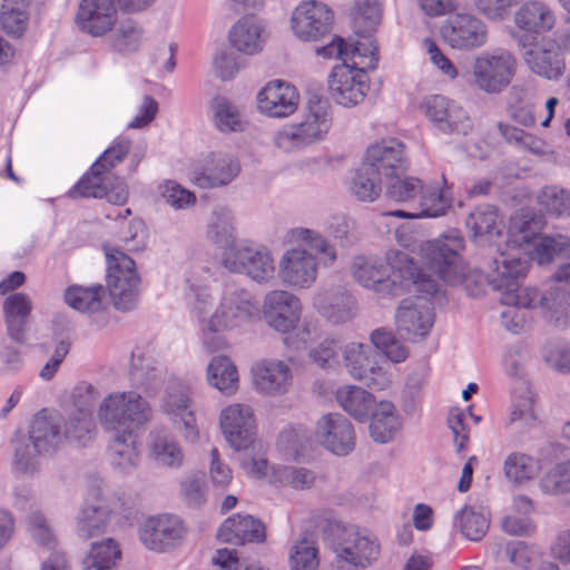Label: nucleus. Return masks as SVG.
<instances>
[{"label":"nucleus","mask_w":570,"mask_h":570,"mask_svg":"<svg viewBox=\"0 0 570 570\" xmlns=\"http://www.w3.org/2000/svg\"><path fill=\"white\" fill-rule=\"evenodd\" d=\"M539 488L549 495L570 493V459L550 468L540 479Z\"/></svg>","instance_id":"59"},{"label":"nucleus","mask_w":570,"mask_h":570,"mask_svg":"<svg viewBox=\"0 0 570 570\" xmlns=\"http://www.w3.org/2000/svg\"><path fill=\"white\" fill-rule=\"evenodd\" d=\"M274 481L294 490H308L316 483L314 471L303 466H279L273 472Z\"/></svg>","instance_id":"62"},{"label":"nucleus","mask_w":570,"mask_h":570,"mask_svg":"<svg viewBox=\"0 0 570 570\" xmlns=\"http://www.w3.org/2000/svg\"><path fill=\"white\" fill-rule=\"evenodd\" d=\"M320 259L303 245L286 248L277 262L279 282L294 289H308L317 281Z\"/></svg>","instance_id":"11"},{"label":"nucleus","mask_w":570,"mask_h":570,"mask_svg":"<svg viewBox=\"0 0 570 570\" xmlns=\"http://www.w3.org/2000/svg\"><path fill=\"white\" fill-rule=\"evenodd\" d=\"M540 462L523 452H511L503 461L504 476L515 485H522L537 478Z\"/></svg>","instance_id":"44"},{"label":"nucleus","mask_w":570,"mask_h":570,"mask_svg":"<svg viewBox=\"0 0 570 570\" xmlns=\"http://www.w3.org/2000/svg\"><path fill=\"white\" fill-rule=\"evenodd\" d=\"M441 36L452 49L471 51L487 43L489 30L476 14L455 12L443 21Z\"/></svg>","instance_id":"15"},{"label":"nucleus","mask_w":570,"mask_h":570,"mask_svg":"<svg viewBox=\"0 0 570 570\" xmlns=\"http://www.w3.org/2000/svg\"><path fill=\"white\" fill-rule=\"evenodd\" d=\"M150 455L160 466L177 469L184 463L180 445L168 435H157L150 444Z\"/></svg>","instance_id":"57"},{"label":"nucleus","mask_w":570,"mask_h":570,"mask_svg":"<svg viewBox=\"0 0 570 570\" xmlns=\"http://www.w3.org/2000/svg\"><path fill=\"white\" fill-rule=\"evenodd\" d=\"M465 226L474 238L492 240L501 236L504 223L494 205L483 204L469 214Z\"/></svg>","instance_id":"37"},{"label":"nucleus","mask_w":570,"mask_h":570,"mask_svg":"<svg viewBox=\"0 0 570 570\" xmlns=\"http://www.w3.org/2000/svg\"><path fill=\"white\" fill-rule=\"evenodd\" d=\"M255 390L266 396H281L287 393L293 383V371L286 361L261 358L250 367Z\"/></svg>","instance_id":"24"},{"label":"nucleus","mask_w":570,"mask_h":570,"mask_svg":"<svg viewBox=\"0 0 570 570\" xmlns=\"http://www.w3.org/2000/svg\"><path fill=\"white\" fill-rule=\"evenodd\" d=\"M216 535L222 542L243 546L263 542L266 532L261 520L250 514L235 513L224 520Z\"/></svg>","instance_id":"32"},{"label":"nucleus","mask_w":570,"mask_h":570,"mask_svg":"<svg viewBox=\"0 0 570 570\" xmlns=\"http://www.w3.org/2000/svg\"><path fill=\"white\" fill-rule=\"evenodd\" d=\"M541 423L537 413L534 401L528 392L520 397L512 406L509 414L508 425L517 430H530L539 426Z\"/></svg>","instance_id":"61"},{"label":"nucleus","mask_w":570,"mask_h":570,"mask_svg":"<svg viewBox=\"0 0 570 570\" xmlns=\"http://www.w3.org/2000/svg\"><path fill=\"white\" fill-rule=\"evenodd\" d=\"M342 358L350 375L376 390L387 387L392 382L391 374L377 365L375 353L366 343L350 342L342 347Z\"/></svg>","instance_id":"14"},{"label":"nucleus","mask_w":570,"mask_h":570,"mask_svg":"<svg viewBox=\"0 0 570 570\" xmlns=\"http://www.w3.org/2000/svg\"><path fill=\"white\" fill-rule=\"evenodd\" d=\"M331 105L321 98H311L297 127L309 145L322 140L332 126Z\"/></svg>","instance_id":"33"},{"label":"nucleus","mask_w":570,"mask_h":570,"mask_svg":"<svg viewBox=\"0 0 570 570\" xmlns=\"http://www.w3.org/2000/svg\"><path fill=\"white\" fill-rule=\"evenodd\" d=\"M489 523V515L481 507L466 505L455 515V525L466 539L472 541H478L484 537Z\"/></svg>","instance_id":"49"},{"label":"nucleus","mask_w":570,"mask_h":570,"mask_svg":"<svg viewBox=\"0 0 570 570\" xmlns=\"http://www.w3.org/2000/svg\"><path fill=\"white\" fill-rule=\"evenodd\" d=\"M98 416L109 434V456L122 472L135 468L139 454L135 431L150 417L148 403L137 393H112L102 400Z\"/></svg>","instance_id":"3"},{"label":"nucleus","mask_w":570,"mask_h":570,"mask_svg":"<svg viewBox=\"0 0 570 570\" xmlns=\"http://www.w3.org/2000/svg\"><path fill=\"white\" fill-rule=\"evenodd\" d=\"M187 534L183 520L174 514H159L144 521L139 539L150 551L168 552L179 547Z\"/></svg>","instance_id":"16"},{"label":"nucleus","mask_w":570,"mask_h":570,"mask_svg":"<svg viewBox=\"0 0 570 570\" xmlns=\"http://www.w3.org/2000/svg\"><path fill=\"white\" fill-rule=\"evenodd\" d=\"M207 382L226 395L238 390V372L235 364L225 356L214 357L207 366Z\"/></svg>","instance_id":"46"},{"label":"nucleus","mask_w":570,"mask_h":570,"mask_svg":"<svg viewBox=\"0 0 570 570\" xmlns=\"http://www.w3.org/2000/svg\"><path fill=\"white\" fill-rule=\"evenodd\" d=\"M79 396L83 397L80 406L71 412L66 419H61L62 434H66V442L78 446H86L94 438L95 423L91 410L96 401L91 386L78 389Z\"/></svg>","instance_id":"28"},{"label":"nucleus","mask_w":570,"mask_h":570,"mask_svg":"<svg viewBox=\"0 0 570 570\" xmlns=\"http://www.w3.org/2000/svg\"><path fill=\"white\" fill-rule=\"evenodd\" d=\"M511 36L518 45L524 65L532 73L548 80H558L563 76L566 61L561 50L570 48V31L560 35L558 39H538L520 32H512Z\"/></svg>","instance_id":"6"},{"label":"nucleus","mask_w":570,"mask_h":570,"mask_svg":"<svg viewBox=\"0 0 570 570\" xmlns=\"http://www.w3.org/2000/svg\"><path fill=\"white\" fill-rule=\"evenodd\" d=\"M107 259V286L114 305L119 311L132 309L139 296L140 277L136 265L124 252L105 247Z\"/></svg>","instance_id":"7"},{"label":"nucleus","mask_w":570,"mask_h":570,"mask_svg":"<svg viewBox=\"0 0 570 570\" xmlns=\"http://www.w3.org/2000/svg\"><path fill=\"white\" fill-rule=\"evenodd\" d=\"M28 438L47 454L56 451L66 442V434H62L61 430V417L46 412L36 414L30 424Z\"/></svg>","instance_id":"34"},{"label":"nucleus","mask_w":570,"mask_h":570,"mask_svg":"<svg viewBox=\"0 0 570 570\" xmlns=\"http://www.w3.org/2000/svg\"><path fill=\"white\" fill-rule=\"evenodd\" d=\"M402 428V421L394 404L390 401H381L375 404L370 422L372 439L381 444L394 440Z\"/></svg>","instance_id":"36"},{"label":"nucleus","mask_w":570,"mask_h":570,"mask_svg":"<svg viewBox=\"0 0 570 570\" xmlns=\"http://www.w3.org/2000/svg\"><path fill=\"white\" fill-rule=\"evenodd\" d=\"M219 426L227 443L236 451L247 450L254 443L256 421L248 404L225 406L219 414Z\"/></svg>","instance_id":"22"},{"label":"nucleus","mask_w":570,"mask_h":570,"mask_svg":"<svg viewBox=\"0 0 570 570\" xmlns=\"http://www.w3.org/2000/svg\"><path fill=\"white\" fill-rule=\"evenodd\" d=\"M356 33H371L382 21V7L379 0H360L354 12Z\"/></svg>","instance_id":"63"},{"label":"nucleus","mask_w":570,"mask_h":570,"mask_svg":"<svg viewBox=\"0 0 570 570\" xmlns=\"http://www.w3.org/2000/svg\"><path fill=\"white\" fill-rule=\"evenodd\" d=\"M166 409L173 416L174 423L178 426L184 438L189 442L198 440V429L193 411L189 410V399L180 394L169 396L166 402Z\"/></svg>","instance_id":"50"},{"label":"nucleus","mask_w":570,"mask_h":570,"mask_svg":"<svg viewBox=\"0 0 570 570\" xmlns=\"http://www.w3.org/2000/svg\"><path fill=\"white\" fill-rule=\"evenodd\" d=\"M449 207L450 200L440 188L422 184L417 206H415L416 212L393 210L387 215L402 218L439 217L444 215Z\"/></svg>","instance_id":"40"},{"label":"nucleus","mask_w":570,"mask_h":570,"mask_svg":"<svg viewBox=\"0 0 570 570\" xmlns=\"http://www.w3.org/2000/svg\"><path fill=\"white\" fill-rule=\"evenodd\" d=\"M144 28L131 19L118 22L111 35V47L118 52H135L144 41Z\"/></svg>","instance_id":"56"},{"label":"nucleus","mask_w":570,"mask_h":570,"mask_svg":"<svg viewBox=\"0 0 570 570\" xmlns=\"http://www.w3.org/2000/svg\"><path fill=\"white\" fill-rule=\"evenodd\" d=\"M223 265L229 272L245 274L258 284H267L275 276L273 255L262 245L239 243L228 247L223 255Z\"/></svg>","instance_id":"8"},{"label":"nucleus","mask_w":570,"mask_h":570,"mask_svg":"<svg viewBox=\"0 0 570 570\" xmlns=\"http://www.w3.org/2000/svg\"><path fill=\"white\" fill-rule=\"evenodd\" d=\"M420 109L441 132L466 135L472 129V120L464 108L445 96L425 97Z\"/></svg>","instance_id":"19"},{"label":"nucleus","mask_w":570,"mask_h":570,"mask_svg":"<svg viewBox=\"0 0 570 570\" xmlns=\"http://www.w3.org/2000/svg\"><path fill=\"white\" fill-rule=\"evenodd\" d=\"M517 66L515 57L508 50L482 52L472 66L474 85L487 94H500L511 83Z\"/></svg>","instance_id":"9"},{"label":"nucleus","mask_w":570,"mask_h":570,"mask_svg":"<svg viewBox=\"0 0 570 570\" xmlns=\"http://www.w3.org/2000/svg\"><path fill=\"white\" fill-rule=\"evenodd\" d=\"M120 0H81L76 16L78 28L92 37H102L117 23L116 3Z\"/></svg>","instance_id":"26"},{"label":"nucleus","mask_w":570,"mask_h":570,"mask_svg":"<svg viewBox=\"0 0 570 570\" xmlns=\"http://www.w3.org/2000/svg\"><path fill=\"white\" fill-rule=\"evenodd\" d=\"M110 153L101 155L89 171L69 190L71 198L94 197L102 198L107 193V181L110 180V174L102 169L104 161Z\"/></svg>","instance_id":"42"},{"label":"nucleus","mask_w":570,"mask_h":570,"mask_svg":"<svg viewBox=\"0 0 570 570\" xmlns=\"http://www.w3.org/2000/svg\"><path fill=\"white\" fill-rule=\"evenodd\" d=\"M350 66L367 72L377 66V46L371 33H357L353 43H347Z\"/></svg>","instance_id":"47"},{"label":"nucleus","mask_w":570,"mask_h":570,"mask_svg":"<svg viewBox=\"0 0 570 570\" xmlns=\"http://www.w3.org/2000/svg\"><path fill=\"white\" fill-rule=\"evenodd\" d=\"M121 557L119 544L111 538L94 542L81 561L82 570H114Z\"/></svg>","instance_id":"45"},{"label":"nucleus","mask_w":570,"mask_h":570,"mask_svg":"<svg viewBox=\"0 0 570 570\" xmlns=\"http://www.w3.org/2000/svg\"><path fill=\"white\" fill-rule=\"evenodd\" d=\"M528 268L529 259L527 254L508 245L494 258L488 278L492 288L500 293V302L502 304L538 306V289L520 286V282L525 277Z\"/></svg>","instance_id":"4"},{"label":"nucleus","mask_w":570,"mask_h":570,"mask_svg":"<svg viewBox=\"0 0 570 570\" xmlns=\"http://www.w3.org/2000/svg\"><path fill=\"white\" fill-rule=\"evenodd\" d=\"M31 0H3L0 7V23L2 29L14 36H20L28 21V7Z\"/></svg>","instance_id":"55"},{"label":"nucleus","mask_w":570,"mask_h":570,"mask_svg":"<svg viewBox=\"0 0 570 570\" xmlns=\"http://www.w3.org/2000/svg\"><path fill=\"white\" fill-rule=\"evenodd\" d=\"M302 315L301 299L286 289L269 291L263 299L262 317L273 331L287 334L299 324Z\"/></svg>","instance_id":"17"},{"label":"nucleus","mask_w":570,"mask_h":570,"mask_svg":"<svg viewBox=\"0 0 570 570\" xmlns=\"http://www.w3.org/2000/svg\"><path fill=\"white\" fill-rule=\"evenodd\" d=\"M433 324V307L426 298H405L399 304L395 312V325L404 340L413 343L424 340Z\"/></svg>","instance_id":"20"},{"label":"nucleus","mask_w":570,"mask_h":570,"mask_svg":"<svg viewBox=\"0 0 570 570\" xmlns=\"http://www.w3.org/2000/svg\"><path fill=\"white\" fill-rule=\"evenodd\" d=\"M268 38L266 23L253 14L240 17L229 29L227 40L232 49L245 56L263 51Z\"/></svg>","instance_id":"27"},{"label":"nucleus","mask_w":570,"mask_h":570,"mask_svg":"<svg viewBox=\"0 0 570 570\" xmlns=\"http://www.w3.org/2000/svg\"><path fill=\"white\" fill-rule=\"evenodd\" d=\"M235 219L226 207L215 208L210 215L206 236L215 244H225L235 235Z\"/></svg>","instance_id":"60"},{"label":"nucleus","mask_w":570,"mask_h":570,"mask_svg":"<svg viewBox=\"0 0 570 570\" xmlns=\"http://www.w3.org/2000/svg\"><path fill=\"white\" fill-rule=\"evenodd\" d=\"M537 94L533 87L514 85L508 96V112L515 122L530 127L535 124Z\"/></svg>","instance_id":"39"},{"label":"nucleus","mask_w":570,"mask_h":570,"mask_svg":"<svg viewBox=\"0 0 570 570\" xmlns=\"http://www.w3.org/2000/svg\"><path fill=\"white\" fill-rule=\"evenodd\" d=\"M333 12L323 2L308 0L301 2L291 17L294 35L303 41H320L330 35Z\"/></svg>","instance_id":"21"},{"label":"nucleus","mask_w":570,"mask_h":570,"mask_svg":"<svg viewBox=\"0 0 570 570\" xmlns=\"http://www.w3.org/2000/svg\"><path fill=\"white\" fill-rule=\"evenodd\" d=\"M350 190L360 202H374L382 191V178L362 163L351 180Z\"/></svg>","instance_id":"52"},{"label":"nucleus","mask_w":570,"mask_h":570,"mask_svg":"<svg viewBox=\"0 0 570 570\" xmlns=\"http://www.w3.org/2000/svg\"><path fill=\"white\" fill-rule=\"evenodd\" d=\"M240 173L238 159L223 150L208 151L194 164L190 181L199 188L215 189L232 184Z\"/></svg>","instance_id":"10"},{"label":"nucleus","mask_w":570,"mask_h":570,"mask_svg":"<svg viewBox=\"0 0 570 570\" xmlns=\"http://www.w3.org/2000/svg\"><path fill=\"white\" fill-rule=\"evenodd\" d=\"M538 205L550 216L570 217V190L557 185L544 186L537 196Z\"/></svg>","instance_id":"54"},{"label":"nucleus","mask_w":570,"mask_h":570,"mask_svg":"<svg viewBox=\"0 0 570 570\" xmlns=\"http://www.w3.org/2000/svg\"><path fill=\"white\" fill-rule=\"evenodd\" d=\"M214 274L207 266L193 267L187 277V294L191 301V313L202 326V342L209 352L226 348L224 333L249 323L256 306L244 289L227 287L218 297L209 293Z\"/></svg>","instance_id":"1"},{"label":"nucleus","mask_w":570,"mask_h":570,"mask_svg":"<svg viewBox=\"0 0 570 570\" xmlns=\"http://www.w3.org/2000/svg\"><path fill=\"white\" fill-rule=\"evenodd\" d=\"M513 22L517 28L514 32L537 37L551 31L556 26L557 17L549 4L529 0L515 10Z\"/></svg>","instance_id":"31"},{"label":"nucleus","mask_w":570,"mask_h":570,"mask_svg":"<svg viewBox=\"0 0 570 570\" xmlns=\"http://www.w3.org/2000/svg\"><path fill=\"white\" fill-rule=\"evenodd\" d=\"M291 570H318V546L309 534L299 535L292 544L288 553Z\"/></svg>","instance_id":"48"},{"label":"nucleus","mask_w":570,"mask_h":570,"mask_svg":"<svg viewBox=\"0 0 570 570\" xmlns=\"http://www.w3.org/2000/svg\"><path fill=\"white\" fill-rule=\"evenodd\" d=\"M28 520L31 535L37 543L52 551L51 553L61 551L58 549V541L53 529L43 514L32 512Z\"/></svg>","instance_id":"64"},{"label":"nucleus","mask_w":570,"mask_h":570,"mask_svg":"<svg viewBox=\"0 0 570 570\" xmlns=\"http://www.w3.org/2000/svg\"><path fill=\"white\" fill-rule=\"evenodd\" d=\"M8 335L17 343L24 342V328L32 311V302L24 293L7 296L2 304Z\"/></svg>","instance_id":"35"},{"label":"nucleus","mask_w":570,"mask_h":570,"mask_svg":"<svg viewBox=\"0 0 570 570\" xmlns=\"http://www.w3.org/2000/svg\"><path fill=\"white\" fill-rule=\"evenodd\" d=\"M12 465L17 472L33 474L40 469V459L46 453L36 446V443L28 436H17L13 441Z\"/></svg>","instance_id":"51"},{"label":"nucleus","mask_w":570,"mask_h":570,"mask_svg":"<svg viewBox=\"0 0 570 570\" xmlns=\"http://www.w3.org/2000/svg\"><path fill=\"white\" fill-rule=\"evenodd\" d=\"M327 85L331 99L344 108L360 105L370 89L366 72L350 63L335 66L328 76Z\"/></svg>","instance_id":"18"},{"label":"nucleus","mask_w":570,"mask_h":570,"mask_svg":"<svg viewBox=\"0 0 570 570\" xmlns=\"http://www.w3.org/2000/svg\"><path fill=\"white\" fill-rule=\"evenodd\" d=\"M215 126L223 132L240 131L244 128L240 110L225 97H216L212 102Z\"/></svg>","instance_id":"58"},{"label":"nucleus","mask_w":570,"mask_h":570,"mask_svg":"<svg viewBox=\"0 0 570 570\" xmlns=\"http://www.w3.org/2000/svg\"><path fill=\"white\" fill-rule=\"evenodd\" d=\"M350 271L360 286L381 295L401 296L411 286L428 294L436 292L435 282L402 250H387L383 258L358 255L353 258Z\"/></svg>","instance_id":"2"},{"label":"nucleus","mask_w":570,"mask_h":570,"mask_svg":"<svg viewBox=\"0 0 570 570\" xmlns=\"http://www.w3.org/2000/svg\"><path fill=\"white\" fill-rule=\"evenodd\" d=\"M298 101L297 89L284 80H272L257 94L258 110L273 118L291 116L297 109Z\"/></svg>","instance_id":"25"},{"label":"nucleus","mask_w":570,"mask_h":570,"mask_svg":"<svg viewBox=\"0 0 570 570\" xmlns=\"http://www.w3.org/2000/svg\"><path fill=\"white\" fill-rule=\"evenodd\" d=\"M338 405L357 421H365L375 407V399L366 390L356 385H345L335 393Z\"/></svg>","instance_id":"41"},{"label":"nucleus","mask_w":570,"mask_h":570,"mask_svg":"<svg viewBox=\"0 0 570 570\" xmlns=\"http://www.w3.org/2000/svg\"><path fill=\"white\" fill-rule=\"evenodd\" d=\"M539 293L538 306L548 321L557 327L570 324V259L561 262Z\"/></svg>","instance_id":"13"},{"label":"nucleus","mask_w":570,"mask_h":570,"mask_svg":"<svg viewBox=\"0 0 570 570\" xmlns=\"http://www.w3.org/2000/svg\"><path fill=\"white\" fill-rule=\"evenodd\" d=\"M560 255H570V236L539 235L531 244L527 258L535 261L539 265H549Z\"/></svg>","instance_id":"43"},{"label":"nucleus","mask_w":570,"mask_h":570,"mask_svg":"<svg viewBox=\"0 0 570 570\" xmlns=\"http://www.w3.org/2000/svg\"><path fill=\"white\" fill-rule=\"evenodd\" d=\"M316 442L336 455H346L355 446V432L352 423L340 413L321 416L314 428Z\"/></svg>","instance_id":"23"},{"label":"nucleus","mask_w":570,"mask_h":570,"mask_svg":"<svg viewBox=\"0 0 570 570\" xmlns=\"http://www.w3.org/2000/svg\"><path fill=\"white\" fill-rule=\"evenodd\" d=\"M543 226V218L530 213H520L511 218L507 245L527 254L531 244L539 236Z\"/></svg>","instance_id":"38"},{"label":"nucleus","mask_w":570,"mask_h":570,"mask_svg":"<svg viewBox=\"0 0 570 570\" xmlns=\"http://www.w3.org/2000/svg\"><path fill=\"white\" fill-rule=\"evenodd\" d=\"M464 248V239L456 232L422 242L416 254L429 273L419 266L417 268L434 282L438 277L444 283L456 285L465 278L468 272L462 257Z\"/></svg>","instance_id":"5"},{"label":"nucleus","mask_w":570,"mask_h":570,"mask_svg":"<svg viewBox=\"0 0 570 570\" xmlns=\"http://www.w3.org/2000/svg\"><path fill=\"white\" fill-rule=\"evenodd\" d=\"M333 535L335 556L354 567L365 568L379 557L380 547L375 538L355 525H337Z\"/></svg>","instance_id":"12"},{"label":"nucleus","mask_w":570,"mask_h":570,"mask_svg":"<svg viewBox=\"0 0 570 570\" xmlns=\"http://www.w3.org/2000/svg\"><path fill=\"white\" fill-rule=\"evenodd\" d=\"M363 164L381 178L397 176L405 169L404 145L396 139L373 144L367 148Z\"/></svg>","instance_id":"30"},{"label":"nucleus","mask_w":570,"mask_h":570,"mask_svg":"<svg viewBox=\"0 0 570 570\" xmlns=\"http://www.w3.org/2000/svg\"><path fill=\"white\" fill-rule=\"evenodd\" d=\"M105 289L102 286L82 287L73 285L65 293L66 303L82 313H96L102 307Z\"/></svg>","instance_id":"53"},{"label":"nucleus","mask_w":570,"mask_h":570,"mask_svg":"<svg viewBox=\"0 0 570 570\" xmlns=\"http://www.w3.org/2000/svg\"><path fill=\"white\" fill-rule=\"evenodd\" d=\"M116 501L102 491H94L86 500L77 518L78 531L85 538L104 533L109 524Z\"/></svg>","instance_id":"29"}]
</instances>
